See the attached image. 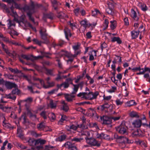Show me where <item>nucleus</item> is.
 <instances>
[{"mask_svg":"<svg viewBox=\"0 0 150 150\" xmlns=\"http://www.w3.org/2000/svg\"><path fill=\"white\" fill-rule=\"evenodd\" d=\"M84 83L83 81H82L77 85L79 87H80L81 89L82 88Z\"/></svg>","mask_w":150,"mask_h":150,"instance_id":"obj_60","label":"nucleus"},{"mask_svg":"<svg viewBox=\"0 0 150 150\" xmlns=\"http://www.w3.org/2000/svg\"><path fill=\"white\" fill-rule=\"evenodd\" d=\"M35 6L33 3H32L30 6L27 5H25L22 8V9L24 11L26 10H29V12H31V11L34 10Z\"/></svg>","mask_w":150,"mask_h":150,"instance_id":"obj_12","label":"nucleus"},{"mask_svg":"<svg viewBox=\"0 0 150 150\" xmlns=\"http://www.w3.org/2000/svg\"><path fill=\"white\" fill-rule=\"evenodd\" d=\"M133 137H134V136H137L138 135H139V130L138 129H137L136 131H134L133 132L132 134Z\"/></svg>","mask_w":150,"mask_h":150,"instance_id":"obj_56","label":"nucleus"},{"mask_svg":"<svg viewBox=\"0 0 150 150\" xmlns=\"http://www.w3.org/2000/svg\"><path fill=\"white\" fill-rule=\"evenodd\" d=\"M88 94H90V95L91 94L92 95L93 97L90 98V100H91L94 99H96L97 98V96L98 95L99 93L97 91H96L94 93L93 92H89L88 93Z\"/></svg>","mask_w":150,"mask_h":150,"instance_id":"obj_18","label":"nucleus"},{"mask_svg":"<svg viewBox=\"0 0 150 150\" xmlns=\"http://www.w3.org/2000/svg\"><path fill=\"white\" fill-rule=\"evenodd\" d=\"M139 31H133L132 32V39H135L137 38L138 35H139Z\"/></svg>","mask_w":150,"mask_h":150,"instance_id":"obj_26","label":"nucleus"},{"mask_svg":"<svg viewBox=\"0 0 150 150\" xmlns=\"http://www.w3.org/2000/svg\"><path fill=\"white\" fill-rule=\"evenodd\" d=\"M54 82H52L51 83H50L49 84L45 87V88H47L50 87H53L54 86Z\"/></svg>","mask_w":150,"mask_h":150,"instance_id":"obj_53","label":"nucleus"},{"mask_svg":"<svg viewBox=\"0 0 150 150\" xmlns=\"http://www.w3.org/2000/svg\"><path fill=\"white\" fill-rule=\"evenodd\" d=\"M104 136H103V139L107 140H109L110 139L109 135H108V134H105L104 133Z\"/></svg>","mask_w":150,"mask_h":150,"instance_id":"obj_49","label":"nucleus"},{"mask_svg":"<svg viewBox=\"0 0 150 150\" xmlns=\"http://www.w3.org/2000/svg\"><path fill=\"white\" fill-rule=\"evenodd\" d=\"M27 88L28 90L30 91V92L32 93H34V92L33 91L32 87L31 86H27Z\"/></svg>","mask_w":150,"mask_h":150,"instance_id":"obj_63","label":"nucleus"},{"mask_svg":"<svg viewBox=\"0 0 150 150\" xmlns=\"http://www.w3.org/2000/svg\"><path fill=\"white\" fill-rule=\"evenodd\" d=\"M108 8L106 9V12L109 14L113 15L114 13V6L113 4L111 3H109L108 4Z\"/></svg>","mask_w":150,"mask_h":150,"instance_id":"obj_8","label":"nucleus"},{"mask_svg":"<svg viewBox=\"0 0 150 150\" xmlns=\"http://www.w3.org/2000/svg\"><path fill=\"white\" fill-rule=\"evenodd\" d=\"M33 41L36 44H38L40 46L41 45V43L42 42L40 41H39L38 39H34Z\"/></svg>","mask_w":150,"mask_h":150,"instance_id":"obj_43","label":"nucleus"},{"mask_svg":"<svg viewBox=\"0 0 150 150\" xmlns=\"http://www.w3.org/2000/svg\"><path fill=\"white\" fill-rule=\"evenodd\" d=\"M46 114V112L45 111H42L40 114V115L42 116L45 119L47 118Z\"/></svg>","mask_w":150,"mask_h":150,"instance_id":"obj_44","label":"nucleus"},{"mask_svg":"<svg viewBox=\"0 0 150 150\" xmlns=\"http://www.w3.org/2000/svg\"><path fill=\"white\" fill-rule=\"evenodd\" d=\"M25 106L26 107V108L28 111V113L30 115V117H34L35 118H36V116L35 115H34L33 114L32 112H31L30 111L29 109L28 108V106L26 104H25Z\"/></svg>","mask_w":150,"mask_h":150,"instance_id":"obj_24","label":"nucleus"},{"mask_svg":"<svg viewBox=\"0 0 150 150\" xmlns=\"http://www.w3.org/2000/svg\"><path fill=\"white\" fill-rule=\"evenodd\" d=\"M114 137L115 139L122 140L123 142H126L129 144L132 143L133 142V140H129L128 138L124 136H119L116 133L114 134Z\"/></svg>","mask_w":150,"mask_h":150,"instance_id":"obj_5","label":"nucleus"},{"mask_svg":"<svg viewBox=\"0 0 150 150\" xmlns=\"http://www.w3.org/2000/svg\"><path fill=\"white\" fill-rule=\"evenodd\" d=\"M57 16L58 18H64L67 16L64 13L62 12H60L57 13Z\"/></svg>","mask_w":150,"mask_h":150,"instance_id":"obj_23","label":"nucleus"},{"mask_svg":"<svg viewBox=\"0 0 150 150\" xmlns=\"http://www.w3.org/2000/svg\"><path fill=\"white\" fill-rule=\"evenodd\" d=\"M141 7L143 11H145L147 10V7L145 4H144L141 5Z\"/></svg>","mask_w":150,"mask_h":150,"instance_id":"obj_45","label":"nucleus"},{"mask_svg":"<svg viewBox=\"0 0 150 150\" xmlns=\"http://www.w3.org/2000/svg\"><path fill=\"white\" fill-rule=\"evenodd\" d=\"M38 129L40 130H44V129L46 128V126L45 125L44 123L43 122H41L40 123L38 124L37 126Z\"/></svg>","mask_w":150,"mask_h":150,"instance_id":"obj_15","label":"nucleus"},{"mask_svg":"<svg viewBox=\"0 0 150 150\" xmlns=\"http://www.w3.org/2000/svg\"><path fill=\"white\" fill-rule=\"evenodd\" d=\"M66 138V136L64 135L60 136L57 138V140L59 141H62L64 140Z\"/></svg>","mask_w":150,"mask_h":150,"instance_id":"obj_37","label":"nucleus"},{"mask_svg":"<svg viewBox=\"0 0 150 150\" xmlns=\"http://www.w3.org/2000/svg\"><path fill=\"white\" fill-rule=\"evenodd\" d=\"M111 79L112 81L115 84L117 85V80H116L115 79V76H113L111 77Z\"/></svg>","mask_w":150,"mask_h":150,"instance_id":"obj_59","label":"nucleus"},{"mask_svg":"<svg viewBox=\"0 0 150 150\" xmlns=\"http://www.w3.org/2000/svg\"><path fill=\"white\" fill-rule=\"evenodd\" d=\"M48 116L50 119L53 120H54L55 119V116L54 113L52 112L49 113Z\"/></svg>","mask_w":150,"mask_h":150,"instance_id":"obj_33","label":"nucleus"},{"mask_svg":"<svg viewBox=\"0 0 150 150\" xmlns=\"http://www.w3.org/2000/svg\"><path fill=\"white\" fill-rule=\"evenodd\" d=\"M46 141L45 140L41 139H39L37 140H36V142H37V144H38L39 143L40 144L42 145L45 143Z\"/></svg>","mask_w":150,"mask_h":150,"instance_id":"obj_31","label":"nucleus"},{"mask_svg":"<svg viewBox=\"0 0 150 150\" xmlns=\"http://www.w3.org/2000/svg\"><path fill=\"white\" fill-rule=\"evenodd\" d=\"M32 14L33 13L31 12H28L27 13V15L29 17V20L31 21L34 24H35L34 18L32 16Z\"/></svg>","mask_w":150,"mask_h":150,"instance_id":"obj_22","label":"nucleus"},{"mask_svg":"<svg viewBox=\"0 0 150 150\" xmlns=\"http://www.w3.org/2000/svg\"><path fill=\"white\" fill-rule=\"evenodd\" d=\"M131 16L134 19V20L137 21L139 19V18L137 16L136 12L133 9H131Z\"/></svg>","mask_w":150,"mask_h":150,"instance_id":"obj_16","label":"nucleus"},{"mask_svg":"<svg viewBox=\"0 0 150 150\" xmlns=\"http://www.w3.org/2000/svg\"><path fill=\"white\" fill-rule=\"evenodd\" d=\"M100 110L102 111H103L105 109H107L106 107L105 106V105H101L100 106Z\"/></svg>","mask_w":150,"mask_h":150,"instance_id":"obj_61","label":"nucleus"},{"mask_svg":"<svg viewBox=\"0 0 150 150\" xmlns=\"http://www.w3.org/2000/svg\"><path fill=\"white\" fill-rule=\"evenodd\" d=\"M128 105L127 106L129 107L132 106L133 105H135L137 103L135 102L134 100H131L128 103Z\"/></svg>","mask_w":150,"mask_h":150,"instance_id":"obj_38","label":"nucleus"},{"mask_svg":"<svg viewBox=\"0 0 150 150\" xmlns=\"http://www.w3.org/2000/svg\"><path fill=\"white\" fill-rule=\"evenodd\" d=\"M111 41L112 42L117 41V43L119 44L122 43V41L119 37H114L112 38Z\"/></svg>","mask_w":150,"mask_h":150,"instance_id":"obj_25","label":"nucleus"},{"mask_svg":"<svg viewBox=\"0 0 150 150\" xmlns=\"http://www.w3.org/2000/svg\"><path fill=\"white\" fill-rule=\"evenodd\" d=\"M46 70L47 72V74L52 75V70L51 69H46Z\"/></svg>","mask_w":150,"mask_h":150,"instance_id":"obj_55","label":"nucleus"},{"mask_svg":"<svg viewBox=\"0 0 150 150\" xmlns=\"http://www.w3.org/2000/svg\"><path fill=\"white\" fill-rule=\"evenodd\" d=\"M124 22L125 23V24L126 25H129L128 20L127 18H125L124 19Z\"/></svg>","mask_w":150,"mask_h":150,"instance_id":"obj_62","label":"nucleus"},{"mask_svg":"<svg viewBox=\"0 0 150 150\" xmlns=\"http://www.w3.org/2000/svg\"><path fill=\"white\" fill-rule=\"evenodd\" d=\"M87 143L89 145L92 146H96L99 147L100 145V143L98 142L96 139L93 138H89L88 137L85 138Z\"/></svg>","mask_w":150,"mask_h":150,"instance_id":"obj_4","label":"nucleus"},{"mask_svg":"<svg viewBox=\"0 0 150 150\" xmlns=\"http://www.w3.org/2000/svg\"><path fill=\"white\" fill-rule=\"evenodd\" d=\"M10 117L14 119H16L17 118V116L14 112H12L10 115Z\"/></svg>","mask_w":150,"mask_h":150,"instance_id":"obj_48","label":"nucleus"},{"mask_svg":"<svg viewBox=\"0 0 150 150\" xmlns=\"http://www.w3.org/2000/svg\"><path fill=\"white\" fill-rule=\"evenodd\" d=\"M46 31L45 29L43 28H41L40 31V33L41 39L44 40L42 43L47 44L49 42V41L47 38V34L46 33Z\"/></svg>","mask_w":150,"mask_h":150,"instance_id":"obj_3","label":"nucleus"},{"mask_svg":"<svg viewBox=\"0 0 150 150\" xmlns=\"http://www.w3.org/2000/svg\"><path fill=\"white\" fill-rule=\"evenodd\" d=\"M45 16L46 18H48L51 20H52L53 19V14L51 13L47 14L45 15Z\"/></svg>","mask_w":150,"mask_h":150,"instance_id":"obj_35","label":"nucleus"},{"mask_svg":"<svg viewBox=\"0 0 150 150\" xmlns=\"http://www.w3.org/2000/svg\"><path fill=\"white\" fill-rule=\"evenodd\" d=\"M80 45V44L79 42L77 43L76 45L74 46L73 48L75 50H78Z\"/></svg>","mask_w":150,"mask_h":150,"instance_id":"obj_42","label":"nucleus"},{"mask_svg":"<svg viewBox=\"0 0 150 150\" xmlns=\"http://www.w3.org/2000/svg\"><path fill=\"white\" fill-rule=\"evenodd\" d=\"M116 131L119 133L124 135L128 134L127 127L121 124L119 126L116 127Z\"/></svg>","mask_w":150,"mask_h":150,"instance_id":"obj_2","label":"nucleus"},{"mask_svg":"<svg viewBox=\"0 0 150 150\" xmlns=\"http://www.w3.org/2000/svg\"><path fill=\"white\" fill-rule=\"evenodd\" d=\"M74 143H72L67 142L64 144V146L69 150H78L76 146L74 145Z\"/></svg>","mask_w":150,"mask_h":150,"instance_id":"obj_7","label":"nucleus"},{"mask_svg":"<svg viewBox=\"0 0 150 150\" xmlns=\"http://www.w3.org/2000/svg\"><path fill=\"white\" fill-rule=\"evenodd\" d=\"M110 23H111L110 26L111 29L112 30L115 29L116 27V25H115V21H110Z\"/></svg>","mask_w":150,"mask_h":150,"instance_id":"obj_40","label":"nucleus"},{"mask_svg":"<svg viewBox=\"0 0 150 150\" xmlns=\"http://www.w3.org/2000/svg\"><path fill=\"white\" fill-rule=\"evenodd\" d=\"M12 94H14L15 95V94L19 95L21 93L20 91L17 88H15V89H13L11 92Z\"/></svg>","mask_w":150,"mask_h":150,"instance_id":"obj_28","label":"nucleus"},{"mask_svg":"<svg viewBox=\"0 0 150 150\" xmlns=\"http://www.w3.org/2000/svg\"><path fill=\"white\" fill-rule=\"evenodd\" d=\"M83 140V138H82L74 137L71 139V141L72 142H81V141H82Z\"/></svg>","mask_w":150,"mask_h":150,"instance_id":"obj_30","label":"nucleus"},{"mask_svg":"<svg viewBox=\"0 0 150 150\" xmlns=\"http://www.w3.org/2000/svg\"><path fill=\"white\" fill-rule=\"evenodd\" d=\"M51 2L53 6L54 7L55 10H56L57 9V1L56 0H54L53 1H51Z\"/></svg>","mask_w":150,"mask_h":150,"instance_id":"obj_32","label":"nucleus"},{"mask_svg":"<svg viewBox=\"0 0 150 150\" xmlns=\"http://www.w3.org/2000/svg\"><path fill=\"white\" fill-rule=\"evenodd\" d=\"M36 140H35L33 139H30L28 141V142L30 146H32L34 145H36L37 142H36Z\"/></svg>","mask_w":150,"mask_h":150,"instance_id":"obj_21","label":"nucleus"},{"mask_svg":"<svg viewBox=\"0 0 150 150\" xmlns=\"http://www.w3.org/2000/svg\"><path fill=\"white\" fill-rule=\"evenodd\" d=\"M104 24V26H105V27L106 28H107L108 26V21L107 20H105Z\"/></svg>","mask_w":150,"mask_h":150,"instance_id":"obj_58","label":"nucleus"},{"mask_svg":"<svg viewBox=\"0 0 150 150\" xmlns=\"http://www.w3.org/2000/svg\"><path fill=\"white\" fill-rule=\"evenodd\" d=\"M25 16L23 15L20 16L18 18H15V21L17 23H18L20 25H21V23H24L25 22H27L25 21Z\"/></svg>","mask_w":150,"mask_h":150,"instance_id":"obj_10","label":"nucleus"},{"mask_svg":"<svg viewBox=\"0 0 150 150\" xmlns=\"http://www.w3.org/2000/svg\"><path fill=\"white\" fill-rule=\"evenodd\" d=\"M5 85L6 88L8 89H11L13 88H16L17 87V85L15 83L9 81H6L5 83Z\"/></svg>","mask_w":150,"mask_h":150,"instance_id":"obj_9","label":"nucleus"},{"mask_svg":"<svg viewBox=\"0 0 150 150\" xmlns=\"http://www.w3.org/2000/svg\"><path fill=\"white\" fill-rule=\"evenodd\" d=\"M62 83L63 84V85H64V87L65 88H67L69 86V84L67 82H65Z\"/></svg>","mask_w":150,"mask_h":150,"instance_id":"obj_64","label":"nucleus"},{"mask_svg":"<svg viewBox=\"0 0 150 150\" xmlns=\"http://www.w3.org/2000/svg\"><path fill=\"white\" fill-rule=\"evenodd\" d=\"M137 143H139V144L142 146V147H146V145L145 143V142H144L139 141L137 142Z\"/></svg>","mask_w":150,"mask_h":150,"instance_id":"obj_41","label":"nucleus"},{"mask_svg":"<svg viewBox=\"0 0 150 150\" xmlns=\"http://www.w3.org/2000/svg\"><path fill=\"white\" fill-rule=\"evenodd\" d=\"M100 119L102 120L103 119V123L104 124L108 125L110 127H111V124L112 123L111 117H109L107 116H103V117H101Z\"/></svg>","mask_w":150,"mask_h":150,"instance_id":"obj_6","label":"nucleus"},{"mask_svg":"<svg viewBox=\"0 0 150 150\" xmlns=\"http://www.w3.org/2000/svg\"><path fill=\"white\" fill-rule=\"evenodd\" d=\"M132 124L134 127H139L142 125V121L139 119L136 120L134 122H133Z\"/></svg>","mask_w":150,"mask_h":150,"instance_id":"obj_14","label":"nucleus"},{"mask_svg":"<svg viewBox=\"0 0 150 150\" xmlns=\"http://www.w3.org/2000/svg\"><path fill=\"white\" fill-rule=\"evenodd\" d=\"M64 32L66 38L67 40H69L68 38V36H69L70 37H71V34L70 33V30L67 28H66L64 29Z\"/></svg>","mask_w":150,"mask_h":150,"instance_id":"obj_19","label":"nucleus"},{"mask_svg":"<svg viewBox=\"0 0 150 150\" xmlns=\"http://www.w3.org/2000/svg\"><path fill=\"white\" fill-rule=\"evenodd\" d=\"M21 57L23 59H25L27 61L30 60L33 62H34L35 60L43 58V57L42 56L36 57L34 56L32 54L26 55L22 54L21 55Z\"/></svg>","mask_w":150,"mask_h":150,"instance_id":"obj_1","label":"nucleus"},{"mask_svg":"<svg viewBox=\"0 0 150 150\" xmlns=\"http://www.w3.org/2000/svg\"><path fill=\"white\" fill-rule=\"evenodd\" d=\"M104 133H98L97 135V138L101 139H103V136H104Z\"/></svg>","mask_w":150,"mask_h":150,"instance_id":"obj_46","label":"nucleus"},{"mask_svg":"<svg viewBox=\"0 0 150 150\" xmlns=\"http://www.w3.org/2000/svg\"><path fill=\"white\" fill-rule=\"evenodd\" d=\"M62 109L65 112H67L69 109L68 106L67 105H63V106Z\"/></svg>","mask_w":150,"mask_h":150,"instance_id":"obj_52","label":"nucleus"},{"mask_svg":"<svg viewBox=\"0 0 150 150\" xmlns=\"http://www.w3.org/2000/svg\"><path fill=\"white\" fill-rule=\"evenodd\" d=\"M107 46V45L105 42H104L102 44L101 46L102 51H103V48L106 47Z\"/></svg>","mask_w":150,"mask_h":150,"instance_id":"obj_54","label":"nucleus"},{"mask_svg":"<svg viewBox=\"0 0 150 150\" xmlns=\"http://www.w3.org/2000/svg\"><path fill=\"white\" fill-rule=\"evenodd\" d=\"M17 134L18 137L21 139L23 138V134L22 133V130L20 129H18Z\"/></svg>","mask_w":150,"mask_h":150,"instance_id":"obj_27","label":"nucleus"},{"mask_svg":"<svg viewBox=\"0 0 150 150\" xmlns=\"http://www.w3.org/2000/svg\"><path fill=\"white\" fill-rule=\"evenodd\" d=\"M4 119V120L3 122V126L4 127L6 128H12V129L13 128V127H12L11 125L8 123H6L5 122L6 118L5 117H3Z\"/></svg>","mask_w":150,"mask_h":150,"instance_id":"obj_17","label":"nucleus"},{"mask_svg":"<svg viewBox=\"0 0 150 150\" xmlns=\"http://www.w3.org/2000/svg\"><path fill=\"white\" fill-rule=\"evenodd\" d=\"M3 98H6L13 100H15L16 98V96L12 93L9 94H6L3 96Z\"/></svg>","mask_w":150,"mask_h":150,"instance_id":"obj_13","label":"nucleus"},{"mask_svg":"<svg viewBox=\"0 0 150 150\" xmlns=\"http://www.w3.org/2000/svg\"><path fill=\"white\" fill-rule=\"evenodd\" d=\"M50 105L51 108H55L56 107V103H54L53 101L52 100H50Z\"/></svg>","mask_w":150,"mask_h":150,"instance_id":"obj_36","label":"nucleus"},{"mask_svg":"<svg viewBox=\"0 0 150 150\" xmlns=\"http://www.w3.org/2000/svg\"><path fill=\"white\" fill-rule=\"evenodd\" d=\"M129 115L132 117L139 118V116L137 114V113L134 111L131 112L129 113Z\"/></svg>","mask_w":150,"mask_h":150,"instance_id":"obj_29","label":"nucleus"},{"mask_svg":"<svg viewBox=\"0 0 150 150\" xmlns=\"http://www.w3.org/2000/svg\"><path fill=\"white\" fill-rule=\"evenodd\" d=\"M23 47H24V49L28 50H29L30 49L32 50L33 49H35L36 48L35 47H34L33 46H30L28 47H25V46H23Z\"/></svg>","mask_w":150,"mask_h":150,"instance_id":"obj_47","label":"nucleus"},{"mask_svg":"<svg viewBox=\"0 0 150 150\" xmlns=\"http://www.w3.org/2000/svg\"><path fill=\"white\" fill-rule=\"evenodd\" d=\"M87 23V22L85 20H83L81 21V22L80 23L82 25H83L85 28H86V24Z\"/></svg>","mask_w":150,"mask_h":150,"instance_id":"obj_50","label":"nucleus"},{"mask_svg":"<svg viewBox=\"0 0 150 150\" xmlns=\"http://www.w3.org/2000/svg\"><path fill=\"white\" fill-rule=\"evenodd\" d=\"M74 94L72 93L70 94L64 93V96L65 99L68 102H71L72 101L73 98L75 97V96Z\"/></svg>","mask_w":150,"mask_h":150,"instance_id":"obj_11","label":"nucleus"},{"mask_svg":"<svg viewBox=\"0 0 150 150\" xmlns=\"http://www.w3.org/2000/svg\"><path fill=\"white\" fill-rule=\"evenodd\" d=\"M58 91V89H54L51 91H49L48 92V94H52L54 93L55 92H57Z\"/></svg>","mask_w":150,"mask_h":150,"instance_id":"obj_51","label":"nucleus"},{"mask_svg":"<svg viewBox=\"0 0 150 150\" xmlns=\"http://www.w3.org/2000/svg\"><path fill=\"white\" fill-rule=\"evenodd\" d=\"M78 127H79V125H78V126L77 127L75 125H73L70 126V129H72L74 130H76L77 129V128Z\"/></svg>","mask_w":150,"mask_h":150,"instance_id":"obj_57","label":"nucleus"},{"mask_svg":"<svg viewBox=\"0 0 150 150\" xmlns=\"http://www.w3.org/2000/svg\"><path fill=\"white\" fill-rule=\"evenodd\" d=\"M33 98L31 97H30L27 98L25 100H21V102H26L27 103H26L25 104H26L27 105H28L29 106V105H28V104H29L30 103H31L33 101Z\"/></svg>","mask_w":150,"mask_h":150,"instance_id":"obj_20","label":"nucleus"},{"mask_svg":"<svg viewBox=\"0 0 150 150\" xmlns=\"http://www.w3.org/2000/svg\"><path fill=\"white\" fill-rule=\"evenodd\" d=\"M73 86H74V91L72 92V94H76V92L78 90L79 87L77 85L73 84Z\"/></svg>","mask_w":150,"mask_h":150,"instance_id":"obj_34","label":"nucleus"},{"mask_svg":"<svg viewBox=\"0 0 150 150\" xmlns=\"http://www.w3.org/2000/svg\"><path fill=\"white\" fill-rule=\"evenodd\" d=\"M100 12L97 9H94V10L92 11V16H95L98 13H100Z\"/></svg>","mask_w":150,"mask_h":150,"instance_id":"obj_39","label":"nucleus"}]
</instances>
